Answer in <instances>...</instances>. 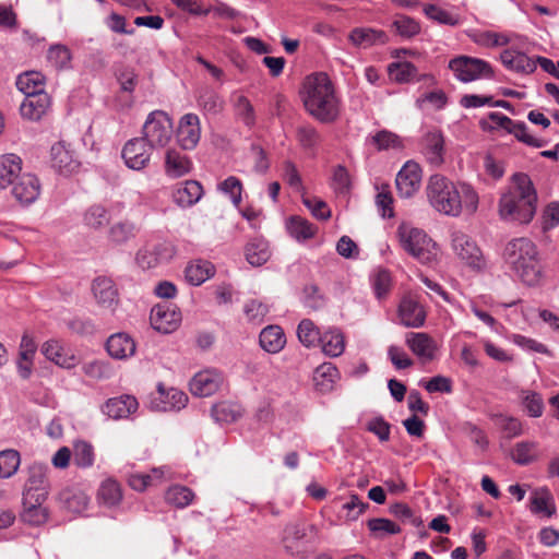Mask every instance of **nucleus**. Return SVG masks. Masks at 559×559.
<instances>
[{
  "label": "nucleus",
  "mask_w": 559,
  "mask_h": 559,
  "mask_svg": "<svg viewBox=\"0 0 559 559\" xmlns=\"http://www.w3.org/2000/svg\"><path fill=\"white\" fill-rule=\"evenodd\" d=\"M502 258L516 276L528 286H537L544 278L536 245L526 237L513 238L504 246Z\"/></svg>",
  "instance_id": "obj_3"
},
{
  "label": "nucleus",
  "mask_w": 559,
  "mask_h": 559,
  "mask_svg": "<svg viewBox=\"0 0 559 559\" xmlns=\"http://www.w3.org/2000/svg\"><path fill=\"white\" fill-rule=\"evenodd\" d=\"M224 377L216 369H205L198 372L190 381V391L193 395L205 397L218 391Z\"/></svg>",
  "instance_id": "obj_14"
},
{
  "label": "nucleus",
  "mask_w": 559,
  "mask_h": 559,
  "mask_svg": "<svg viewBox=\"0 0 559 559\" xmlns=\"http://www.w3.org/2000/svg\"><path fill=\"white\" fill-rule=\"evenodd\" d=\"M59 499L71 512L80 513L86 509L88 497L81 490L75 488H67L59 493Z\"/></svg>",
  "instance_id": "obj_44"
},
{
  "label": "nucleus",
  "mask_w": 559,
  "mask_h": 559,
  "mask_svg": "<svg viewBox=\"0 0 559 559\" xmlns=\"http://www.w3.org/2000/svg\"><path fill=\"white\" fill-rule=\"evenodd\" d=\"M21 464V456L16 450L7 449L0 451V478L13 476Z\"/></svg>",
  "instance_id": "obj_55"
},
{
  "label": "nucleus",
  "mask_w": 559,
  "mask_h": 559,
  "mask_svg": "<svg viewBox=\"0 0 559 559\" xmlns=\"http://www.w3.org/2000/svg\"><path fill=\"white\" fill-rule=\"evenodd\" d=\"M459 188V200L462 204V213L465 212L469 215L474 214L478 209L479 197L477 191L466 182H460Z\"/></svg>",
  "instance_id": "obj_53"
},
{
  "label": "nucleus",
  "mask_w": 559,
  "mask_h": 559,
  "mask_svg": "<svg viewBox=\"0 0 559 559\" xmlns=\"http://www.w3.org/2000/svg\"><path fill=\"white\" fill-rule=\"evenodd\" d=\"M198 106L210 115H217L224 108V100L222 97L212 88H202L198 95Z\"/></svg>",
  "instance_id": "obj_46"
},
{
  "label": "nucleus",
  "mask_w": 559,
  "mask_h": 559,
  "mask_svg": "<svg viewBox=\"0 0 559 559\" xmlns=\"http://www.w3.org/2000/svg\"><path fill=\"white\" fill-rule=\"evenodd\" d=\"M302 304L310 310L318 311L326 305V298L316 284H308L302 290Z\"/></svg>",
  "instance_id": "obj_59"
},
{
  "label": "nucleus",
  "mask_w": 559,
  "mask_h": 559,
  "mask_svg": "<svg viewBox=\"0 0 559 559\" xmlns=\"http://www.w3.org/2000/svg\"><path fill=\"white\" fill-rule=\"evenodd\" d=\"M421 169L415 162L408 160L397 173L395 186L401 198H412L420 187Z\"/></svg>",
  "instance_id": "obj_11"
},
{
  "label": "nucleus",
  "mask_w": 559,
  "mask_h": 559,
  "mask_svg": "<svg viewBox=\"0 0 559 559\" xmlns=\"http://www.w3.org/2000/svg\"><path fill=\"white\" fill-rule=\"evenodd\" d=\"M287 229L289 235L298 241L308 240L314 237L317 233V227L300 216L290 217Z\"/></svg>",
  "instance_id": "obj_47"
},
{
  "label": "nucleus",
  "mask_w": 559,
  "mask_h": 559,
  "mask_svg": "<svg viewBox=\"0 0 559 559\" xmlns=\"http://www.w3.org/2000/svg\"><path fill=\"white\" fill-rule=\"evenodd\" d=\"M98 498L106 506L112 507L118 504L122 499L120 485L114 479H106L99 487Z\"/></svg>",
  "instance_id": "obj_57"
},
{
  "label": "nucleus",
  "mask_w": 559,
  "mask_h": 559,
  "mask_svg": "<svg viewBox=\"0 0 559 559\" xmlns=\"http://www.w3.org/2000/svg\"><path fill=\"white\" fill-rule=\"evenodd\" d=\"M234 108L237 117L241 119V121L248 126L252 127L255 122V115L253 106L250 100L243 96L238 95L234 102Z\"/></svg>",
  "instance_id": "obj_62"
},
{
  "label": "nucleus",
  "mask_w": 559,
  "mask_h": 559,
  "mask_svg": "<svg viewBox=\"0 0 559 559\" xmlns=\"http://www.w3.org/2000/svg\"><path fill=\"white\" fill-rule=\"evenodd\" d=\"M173 120L163 110L150 112L142 128V139L153 150L166 147L173 139Z\"/></svg>",
  "instance_id": "obj_6"
},
{
  "label": "nucleus",
  "mask_w": 559,
  "mask_h": 559,
  "mask_svg": "<svg viewBox=\"0 0 559 559\" xmlns=\"http://www.w3.org/2000/svg\"><path fill=\"white\" fill-rule=\"evenodd\" d=\"M150 321L156 331L171 333L181 322V312L174 304L160 302L152 308Z\"/></svg>",
  "instance_id": "obj_9"
},
{
  "label": "nucleus",
  "mask_w": 559,
  "mask_h": 559,
  "mask_svg": "<svg viewBox=\"0 0 559 559\" xmlns=\"http://www.w3.org/2000/svg\"><path fill=\"white\" fill-rule=\"evenodd\" d=\"M520 402L527 416L538 418L543 415L545 404L542 395L535 391L523 390L520 393Z\"/></svg>",
  "instance_id": "obj_45"
},
{
  "label": "nucleus",
  "mask_w": 559,
  "mask_h": 559,
  "mask_svg": "<svg viewBox=\"0 0 559 559\" xmlns=\"http://www.w3.org/2000/svg\"><path fill=\"white\" fill-rule=\"evenodd\" d=\"M139 408L138 400L133 395L123 394L108 399L102 407L104 414L112 419H124Z\"/></svg>",
  "instance_id": "obj_19"
},
{
  "label": "nucleus",
  "mask_w": 559,
  "mask_h": 559,
  "mask_svg": "<svg viewBox=\"0 0 559 559\" xmlns=\"http://www.w3.org/2000/svg\"><path fill=\"white\" fill-rule=\"evenodd\" d=\"M41 354L50 361L62 368H73L76 365V357L69 354L62 344L57 340H49L41 345Z\"/></svg>",
  "instance_id": "obj_28"
},
{
  "label": "nucleus",
  "mask_w": 559,
  "mask_h": 559,
  "mask_svg": "<svg viewBox=\"0 0 559 559\" xmlns=\"http://www.w3.org/2000/svg\"><path fill=\"white\" fill-rule=\"evenodd\" d=\"M500 58L504 67L518 73L530 74L536 70V61L521 51L507 49Z\"/></svg>",
  "instance_id": "obj_30"
},
{
  "label": "nucleus",
  "mask_w": 559,
  "mask_h": 559,
  "mask_svg": "<svg viewBox=\"0 0 559 559\" xmlns=\"http://www.w3.org/2000/svg\"><path fill=\"white\" fill-rule=\"evenodd\" d=\"M537 456V443L532 441H522L514 445L511 457L520 465H527Z\"/></svg>",
  "instance_id": "obj_56"
},
{
  "label": "nucleus",
  "mask_w": 559,
  "mask_h": 559,
  "mask_svg": "<svg viewBox=\"0 0 559 559\" xmlns=\"http://www.w3.org/2000/svg\"><path fill=\"white\" fill-rule=\"evenodd\" d=\"M211 414L215 421L229 424L241 417L242 408L237 403L224 401L213 405Z\"/></svg>",
  "instance_id": "obj_41"
},
{
  "label": "nucleus",
  "mask_w": 559,
  "mask_h": 559,
  "mask_svg": "<svg viewBox=\"0 0 559 559\" xmlns=\"http://www.w3.org/2000/svg\"><path fill=\"white\" fill-rule=\"evenodd\" d=\"M218 189L223 193L229 195L233 204L236 207H239V205L241 203L242 183L237 177H235V176L227 177L224 181H222L218 185Z\"/></svg>",
  "instance_id": "obj_63"
},
{
  "label": "nucleus",
  "mask_w": 559,
  "mask_h": 559,
  "mask_svg": "<svg viewBox=\"0 0 559 559\" xmlns=\"http://www.w3.org/2000/svg\"><path fill=\"white\" fill-rule=\"evenodd\" d=\"M203 194L202 186L195 180H187L180 183L174 191L175 202L182 206L188 207L195 204Z\"/></svg>",
  "instance_id": "obj_33"
},
{
  "label": "nucleus",
  "mask_w": 559,
  "mask_h": 559,
  "mask_svg": "<svg viewBox=\"0 0 559 559\" xmlns=\"http://www.w3.org/2000/svg\"><path fill=\"white\" fill-rule=\"evenodd\" d=\"M513 185L503 193L498 203L500 218L506 222L528 224L537 209V192L530 176L516 173Z\"/></svg>",
  "instance_id": "obj_1"
},
{
  "label": "nucleus",
  "mask_w": 559,
  "mask_h": 559,
  "mask_svg": "<svg viewBox=\"0 0 559 559\" xmlns=\"http://www.w3.org/2000/svg\"><path fill=\"white\" fill-rule=\"evenodd\" d=\"M193 499V491L190 488L181 485H174L169 487L165 493L166 502L179 509H183L191 504Z\"/></svg>",
  "instance_id": "obj_50"
},
{
  "label": "nucleus",
  "mask_w": 559,
  "mask_h": 559,
  "mask_svg": "<svg viewBox=\"0 0 559 559\" xmlns=\"http://www.w3.org/2000/svg\"><path fill=\"white\" fill-rule=\"evenodd\" d=\"M106 349L115 359H127L134 355L135 342L127 333H115L108 337L106 342Z\"/></svg>",
  "instance_id": "obj_26"
},
{
  "label": "nucleus",
  "mask_w": 559,
  "mask_h": 559,
  "mask_svg": "<svg viewBox=\"0 0 559 559\" xmlns=\"http://www.w3.org/2000/svg\"><path fill=\"white\" fill-rule=\"evenodd\" d=\"M319 343L330 357H338L345 350V336L338 328H329L321 334Z\"/></svg>",
  "instance_id": "obj_34"
},
{
  "label": "nucleus",
  "mask_w": 559,
  "mask_h": 559,
  "mask_svg": "<svg viewBox=\"0 0 559 559\" xmlns=\"http://www.w3.org/2000/svg\"><path fill=\"white\" fill-rule=\"evenodd\" d=\"M174 253V247L169 242H158L139 250L136 262L142 269H152L170 260Z\"/></svg>",
  "instance_id": "obj_15"
},
{
  "label": "nucleus",
  "mask_w": 559,
  "mask_h": 559,
  "mask_svg": "<svg viewBox=\"0 0 559 559\" xmlns=\"http://www.w3.org/2000/svg\"><path fill=\"white\" fill-rule=\"evenodd\" d=\"M396 234L402 248L420 263L430 265L437 262L439 248L423 229L402 223Z\"/></svg>",
  "instance_id": "obj_5"
},
{
  "label": "nucleus",
  "mask_w": 559,
  "mask_h": 559,
  "mask_svg": "<svg viewBox=\"0 0 559 559\" xmlns=\"http://www.w3.org/2000/svg\"><path fill=\"white\" fill-rule=\"evenodd\" d=\"M421 153L432 166H440L444 162V139L441 132L431 131L421 140Z\"/></svg>",
  "instance_id": "obj_21"
},
{
  "label": "nucleus",
  "mask_w": 559,
  "mask_h": 559,
  "mask_svg": "<svg viewBox=\"0 0 559 559\" xmlns=\"http://www.w3.org/2000/svg\"><path fill=\"white\" fill-rule=\"evenodd\" d=\"M367 525L371 533L378 538H382L388 535H395L401 532L397 524L384 518L370 519Z\"/></svg>",
  "instance_id": "obj_61"
},
{
  "label": "nucleus",
  "mask_w": 559,
  "mask_h": 559,
  "mask_svg": "<svg viewBox=\"0 0 559 559\" xmlns=\"http://www.w3.org/2000/svg\"><path fill=\"white\" fill-rule=\"evenodd\" d=\"M390 78L397 83L419 81L417 68L408 61L393 62L389 66Z\"/></svg>",
  "instance_id": "obj_49"
},
{
  "label": "nucleus",
  "mask_w": 559,
  "mask_h": 559,
  "mask_svg": "<svg viewBox=\"0 0 559 559\" xmlns=\"http://www.w3.org/2000/svg\"><path fill=\"white\" fill-rule=\"evenodd\" d=\"M399 317L403 325L420 328L425 323L426 312L417 300L404 297L399 306Z\"/></svg>",
  "instance_id": "obj_23"
},
{
  "label": "nucleus",
  "mask_w": 559,
  "mask_h": 559,
  "mask_svg": "<svg viewBox=\"0 0 559 559\" xmlns=\"http://www.w3.org/2000/svg\"><path fill=\"white\" fill-rule=\"evenodd\" d=\"M46 499L23 497V511L21 520L29 525L38 526L47 522L48 510L44 507Z\"/></svg>",
  "instance_id": "obj_27"
},
{
  "label": "nucleus",
  "mask_w": 559,
  "mask_h": 559,
  "mask_svg": "<svg viewBox=\"0 0 559 559\" xmlns=\"http://www.w3.org/2000/svg\"><path fill=\"white\" fill-rule=\"evenodd\" d=\"M140 227L130 219H122L110 226L108 240L115 245H123L136 237Z\"/></svg>",
  "instance_id": "obj_35"
},
{
  "label": "nucleus",
  "mask_w": 559,
  "mask_h": 559,
  "mask_svg": "<svg viewBox=\"0 0 559 559\" xmlns=\"http://www.w3.org/2000/svg\"><path fill=\"white\" fill-rule=\"evenodd\" d=\"M406 345L423 364L430 362L437 350L436 342L423 332H411L406 334Z\"/></svg>",
  "instance_id": "obj_18"
},
{
  "label": "nucleus",
  "mask_w": 559,
  "mask_h": 559,
  "mask_svg": "<svg viewBox=\"0 0 559 559\" xmlns=\"http://www.w3.org/2000/svg\"><path fill=\"white\" fill-rule=\"evenodd\" d=\"M429 204L440 214L457 217L462 214V204L459 200V188L449 178L432 175L426 187Z\"/></svg>",
  "instance_id": "obj_4"
},
{
  "label": "nucleus",
  "mask_w": 559,
  "mask_h": 559,
  "mask_svg": "<svg viewBox=\"0 0 559 559\" xmlns=\"http://www.w3.org/2000/svg\"><path fill=\"white\" fill-rule=\"evenodd\" d=\"M321 332L310 319H302L297 328V336L306 347L314 346L321 337Z\"/></svg>",
  "instance_id": "obj_54"
},
{
  "label": "nucleus",
  "mask_w": 559,
  "mask_h": 559,
  "mask_svg": "<svg viewBox=\"0 0 559 559\" xmlns=\"http://www.w3.org/2000/svg\"><path fill=\"white\" fill-rule=\"evenodd\" d=\"M259 343L260 346L270 354L280 353L286 344L283 329L278 325L264 328L259 335Z\"/></svg>",
  "instance_id": "obj_31"
},
{
  "label": "nucleus",
  "mask_w": 559,
  "mask_h": 559,
  "mask_svg": "<svg viewBox=\"0 0 559 559\" xmlns=\"http://www.w3.org/2000/svg\"><path fill=\"white\" fill-rule=\"evenodd\" d=\"M92 290L98 305L110 308L118 302V292L111 278L99 276L94 280Z\"/></svg>",
  "instance_id": "obj_29"
},
{
  "label": "nucleus",
  "mask_w": 559,
  "mask_h": 559,
  "mask_svg": "<svg viewBox=\"0 0 559 559\" xmlns=\"http://www.w3.org/2000/svg\"><path fill=\"white\" fill-rule=\"evenodd\" d=\"M51 165L59 173L68 175L75 171L80 163L74 156L70 145L60 141L51 146Z\"/></svg>",
  "instance_id": "obj_20"
},
{
  "label": "nucleus",
  "mask_w": 559,
  "mask_h": 559,
  "mask_svg": "<svg viewBox=\"0 0 559 559\" xmlns=\"http://www.w3.org/2000/svg\"><path fill=\"white\" fill-rule=\"evenodd\" d=\"M508 133L513 134L520 142L528 146L540 148L547 145L546 140L531 135L527 126L523 121H513V126L510 127Z\"/></svg>",
  "instance_id": "obj_58"
},
{
  "label": "nucleus",
  "mask_w": 559,
  "mask_h": 559,
  "mask_svg": "<svg viewBox=\"0 0 559 559\" xmlns=\"http://www.w3.org/2000/svg\"><path fill=\"white\" fill-rule=\"evenodd\" d=\"M337 376V368L331 362H324L316 368L313 373V381L321 391H328L332 389V385Z\"/></svg>",
  "instance_id": "obj_51"
},
{
  "label": "nucleus",
  "mask_w": 559,
  "mask_h": 559,
  "mask_svg": "<svg viewBox=\"0 0 559 559\" xmlns=\"http://www.w3.org/2000/svg\"><path fill=\"white\" fill-rule=\"evenodd\" d=\"M165 467L152 468L150 473H134L128 478L129 485L136 491L160 484L165 476Z\"/></svg>",
  "instance_id": "obj_40"
},
{
  "label": "nucleus",
  "mask_w": 559,
  "mask_h": 559,
  "mask_svg": "<svg viewBox=\"0 0 559 559\" xmlns=\"http://www.w3.org/2000/svg\"><path fill=\"white\" fill-rule=\"evenodd\" d=\"M12 185V194L21 204L33 203L40 193L39 180L31 174L17 176Z\"/></svg>",
  "instance_id": "obj_17"
},
{
  "label": "nucleus",
  "mask_w": 559,
  "mask_h": 559,
  "mask_svg": "<svg viewBox=\"0 0 559 559\" xmlns=\"http://www.w3.org/2000/svg\"><path fill=\"white\" fill-rule=\"evenodd\" d=\"M245 257L252 266H261L271 257L269 243L262 238L250 240L245 247Z\"/></svg>",
  "instance_id": "obj_37"
},
{
  "label": "nucleus",
  "mask_w": 559,
  "mask_h": 559,
  "mask_svg": "<svg viewBox=\"0 0 559 559\" xmlns=\"http://www.w3.org/2000/svg\"><path fill=\"white\" fill-rule=\"evenodd\" d=\"M157 393L158 397L156 400H158L159 403H156L155 406L159 411H179L187 405V394L176 388H170L166 390L163 383H158Z\"/></svg>",
  "instance_id": "obj_25"
},
{
  "label": "nucleus",
  "mask_w": 559,
  "mask_h": 559,
  "mask_svg": "<svg viewBox=\"0 0 559 559\" xmlns=\"http://www.w3.org/2000/svg\"><path fill=\"white\" fill-rule=\"evenodd\" d=\"M214 271V265L211 262L195 260L187 265L185 275L191 285L199 286L211 278Z\"/></svg>",
  "instance_id": "obj_38"
},
{
  "label": "nucleus",
  "mask_w": 559,
  "mask_h": 559,
  "mask_svg": "<svg viewBox=\"0 0 559 559\" xmlns=\"http://www.w3.org/2000/svg\"><path fill=\"white\" fill-rule=\"evenodd\" d=\"M16 87L24 95H35V93L45 92V76L37 71H27L20 74L16 79Z\"/></svg>",
  "instance_id": "obj_39"
},
{
  "label": "nucleus",
  "mask_w": 559,
  "mask_h": 559,
  "mask_svg": "<svg viewBox=\"0 0 559 559\" xmlns=\"http://www.w3.org/2000/svg\"><path fill=\"white\" fill-rule=\"evenodd\" d=\"M49 467L46 464L35 462L28 467V478L23 491V497H35L47 499L49 493V481L47 473Z\"/></svg>",
  "instance_id": "obj_10"
},
{
  "label": "nucleus",
  "mask_w": 559,
  "mask_h": 559,
  "mask_svg": "<svg viewBox=\"0 0 559 559\" xmlns=\"http://www.w3.org/2000/svg\"><path fill=\"white\" fill-rule=\"evenodd\" d=\"M531 511L536 514L551 516L556 512L554 497L548 489L536 490L531 497Z\"/></svg>",
  "instance_id": "obj_42"
},
{
  "label": "nucleus",
  "mask_w": 559,
  "mask_h": 559,
  "mask_svg": "<svg viewBox=\"0 0 559 559\" xmlns=\"http://www.w3.org/2000/svg\"><path fill=\"white\" fill-rule=\"evenodd\" d=\"M47 59L57 70H62L70 67L72 56L67 46L53 45L48 49Z\"/></svg>",
  "instance_id": "obj_60"
},
{
  "label": "nucleus",
  "mask_w": 559,
  "mask_h": 559,
  "mask_svg": "<svg viewBox=\"0 0 559 559\" xmlns=\"http://www.w3.org/2000/svg\"><path fill=\"white\" fill-rule=\"evenodd\" d=\"M151 150L143 139L134 138L124 144L121 155L130 169L141 170L151 159Z\"/></svg>",
  "instance_id": "obj_12"
},
{
  "label": "nucleus",
  "mask_w": 559,
  "mask_h": 559,
  "mask_svg": "<svg viewBox=\"0 0 559 559\" xmlns=\"http://www.w3.org/2000/svg\"><path fill=\"white\" fill-rule=\"evenodd\" d=\"M201 138L200 118L189 112L183 115L177 128V141L183 150H193Z\"/></svg>",
  "instance_id": "obj_13"
},
{
  "label": "nucleus",
  "mask_w": 559,
  "mask_h": 559,
  "mask_svg": "<svg viewBox=\"0 0 559 559\" xmlns=\"http://www.w3.org/2000/svg\"><path fill=\"white\" fill-rule=\"evenodd\" d=\"M372 288L378 299H382L391 289L392 278L386 270H378L371 277Z\"/></svg>",
  "instance_id": "obj_64"
},
{
  "label": "nucleus",
  "mask_w": 559,
  "mask_h": 559,
  "mask_svg": "<svg viewBox=\"0 0 559 559\" xmlns=\"http://www.w3.org/2000/svg\"><path fill=\"white\" fill-rule=\"evenodd\" d=\"M449 69L456 80L469 83L478 80H491L495 71L486 60L465 55L456 56L449 61Z\"/></svg>",
  "instance_id": "obj_7"
},
{
  "label": "nucleus",
  "mask_w": 559,
  "mask_h": 559,
  "mask_svg": "<svg viewBox=\"0 0 559 559\" xmlns=\"http://www.w3.org/2000/svg\"><path fill=\"white\" fill-rule=\"evenodd\" d=\"M316 537L317 527L302 521L289 523L284 530V542L289 549L311 544L316 540Z\"/></svg>",
  "instance_id": "obj_16"
},
{
  "label": "nucleus",
  "mask_w": 559,
  "mask_h": 559,
  "mask_svg": "<svg viewBox=\"0 0 559 559\" xmlns=\"http://www.w3.org/2000/svg\"><path fill=\"white\" fill-rule=\"evenodd\" d=\"M348 40L356 47L369 48L371 46L386 44L389 41V36L382 29L356 27L350 31Z\"/></svg>",
  "instance_id": "obj_24"
},
{
  "label": "nucleus",
  "mask_w": 559,
  "mask_h": 559,
  "mask_svg": "<svg viewBox=\"0 0 559 559\" xmlns=\"http://www.w3.org/2000/svg\"><path fill=\"white\" fill-rule=\"evenodd\" d=\"M392 28L405 39L413 38L420 33V24L415 19L404 14L395 15Z\"/></svg>",
  "instance_id": "obj_52"
},
{
  "label": "nucleus",
  "mask_w": 559,
  "mask_h": 559,
  "mask_svg": "<svg viewBox=\"0 0 559 559\" xmlns=\"http://www.w3.org/2000/svg\"><path fill=\"white\" fill-rule=\"evenodd\" d=\"M50 107V97L47 93H35V95H25L20 105L21 116L25 119L37 121Z\"/></svg>",
  "instance_id": "obj_22"
},
{
  "label": "nucleus",
  "mask_w": 559,
  "mask_h": 559,
  "mask_svg": "<svg viewBox=\"0 0 559 559\" xmlns=\"http://www.w3.org/2000/svg\"><path fill=\"white\" fill-rule=\"evenodd\" d=\"M191 170L190 159L176 150H168L165 156V171L168 176L178 178Z\"/></svg>",
  "instance_id": "obj_36"
},
{
  "label": "nucleus",
  "mask_w": 559,
  "mask_h": 559,
  "mask_svg": "<svg viewBox=\"0 0 559 559\" xmlns=\"http://www.w3.org/2000/svg\"><path fill=\"white\" fill-rule=\"evenodd\" d=\"M301 99L306 110L320 122H333L340 116V99L326 73H314L306 79Z\"/></svg>",
  "instance_id": "obj_2"
},
{
  "label": "nucleus",
  "mask_w": 559,
  "mask_h": 559,
  "mask_svg": "<svg viewBox=\"0 0 559 559\" xmlns=\"http://www.w3.org/2000/svg\"><path fill=\"white\" fill-rule=\"evenodd\" d=\"M95 462L94 447L84 440L73 443V463L80 468L92 467Z\"/></svg>",
  "instance_id": "obj_48"
},
{
  "label": "nucleus",
  "mask_w": 559,
  "mask_h": 559,
  "mask_svg": "<svg viewBox=\"0 0 559 559\" xmlns=\"http://www.w3.org/2000/svg\"><path fill=\"white\" fill-rule=\"evenodd\" d=\"M451 246L457 258L469 267L475 270L485 267L486 261L480 248L465 233L454 230L451 234Z\"/></svg>",
  "instance_id": "obj_8"
},
{
  "label": "nucleus",
  "mask_w": 559,
  "mask_h": 559,
  "mask_svg": "<svg viewBox=\"0 0 559 559\" xmlns=\"http://www.w3.org/2000/svg\"><path fill=\"white\" fill-rule=\"evenodd\" d=\"M22 170V159L15 154L0 156V189H5L14 182Z\"/></svg>",
  "instance_id": "obj_32"
},
{
  "label": "nucleus",
  "mask_w": 559,
  "mask_h": 559,
  "mask_svg": "<svg viewBox=\"0 0 559 559\" xmlns=\"http://www.w3.org/2000/svg\"><path fill=\"white\" fill-rule=\"evenodd\" d=\"M86 227L93 230H102L110 223V215L107 209L99 204L90 206L83 217Z\"/></svg>",
  "instance_id": "obj_43"
}]
</instances>
